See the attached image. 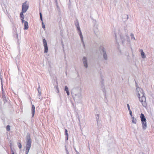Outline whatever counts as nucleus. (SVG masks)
<instances>
[{
    "label": "nucleus",
    "mask_w": 154,
    "mask_h": 154,
    "mask_svg": "<svg viewBox=\"0 0 154 154\" xmlns=\"http://www.w3.org/2000/svg\"><path fill=\"white\" fill-rule=\"evenodd\" d=\"M128 110H129V112H130L131 111V110L130 109H128Z\"/></svg>",
    "instance_id": "nucleus-29"
},
{
    "label": "nucleus",
    "mask_w": 154,
    "mask_h": 154,
    "mask_svg": "<svg viewBox=\"0 0 154 154\" xmlns=\"http://www.w3.org/2000/svg\"><path fill=\"white\" fill-rule=\"evenodd\" d=\"M10 129V127L9 125H8L6 127V130L7 131H9Z\"/></svg>",
    "instance_id": "nucleus-20"
},
{
    "label": "nucleus",
    "mask_w": 154,
    "mask_h": 154,
    "mask_svg": "<svg viewBox=\"0 0 154 154\" xmlns=\"http://www.w3.org/2000/svg\"><path fill=\"white\" fill-rule=\"evenodd\" d=\"M124 17L126 18V20H127L128 18V15H125L124 16Z\"/></svg>",
    "instance_id": "nucleus-22"
},
{
    "label": "nucleus",
    "mask_w": 154,
    "mask_h": 154,
    "mask_svg": "<svg viewBox=\"0 0 154 154\" xmlns=\"http://www.w3.org/2000/svg\"><path fill=\"white\" fill-rule=\"evenodd\" d=\"M77 28H78V30H79L80 31V37L82 39V38H83L82 35V33L81 32V31L80 30V28L79 26L77 27Z\"/></svg>",
    "instance_id": "nucleus-15"
},
{
    "label": "nucleus",
    "mask_w": 154,
    "mask_h": 154,
    "mask_svg": "<svg viewBox=\"0 0 154 154\" xmlns=\"http://www.w3.org/2000/svg\"><path fill=\"white\" fill-rule=\"evenodd\" d=\"M141 154H144V153H143L142 152V153H141Z\"/></svg>",
    "instance_id": "nucleus-30"
},
{
    "label": "nucleus",
    "mask_w": 154,
    "mask_h": 154,
    "mask_svg": "<svg viewBox=\"0 0 154 154\" xmlns=\"http://www.w3.org/2000/svg\"><path fill=\"white\" fill-rule=\"evenodd\" d=\"M141 51V54L142 56V57L143 58H145L146 57V56L144 53L143 52V50H140Z\"/></svg>",
    "instance_id": "nucleus-14"
},
{
    "label": "nucleus",
    "mask_w": 154,
    "mask_h": 154,
    "mask_svg": "<svg viewBox=\"0 0 154 154\" xmlns=\"http://www.w3.org/2000/svg\"><path fill=\"white\" fill-rule=\"evenodd\" d=\"M127 107H128V109H130V106H129V104H127Z\"/></svg>",
    "instance_id": "nucleus-25"
},
{
    "label": "nucleus",
    "mask_w": 154,
    "mask_h": 154,
    "mask_svg": "<svg viewBox=\"0 0 154 154\" xmlns=\"http://www.w3.org/2000/svg\"><path fill=\"white\" fill-rule=\"evenodd\" d=\"M127 31V29L126 26L124 27V29H119L118 30V34L120 36L123 44L125 41L126 37L128 38H129V36L128 35Z\"/></svg>",
    "instance_id": "nucleus-2"
},
{
    "label": "nucleus",
    "mask_w": 154,
    "mask_h": 154,
    "mask_svg": "<svg viewBox=\"0 0 154 154\" xmlns=\"http://www.w3.org/2000/svg\"><path fill=\"white\" fill-rule=\"evenodd\" d=\"M12 154H14V153L13 152L12 153Z\"/></svg>",
    "instance_id": "nucleus-31"
},
{
    "label": "nucleus",
    "mask_w": 154,
    "mask_h": 154,
    "mask_svg": "<svg viewBox=\"0 0 154 154\" xmlns=\"http://www.w3.org/2000/svg\"><path fill=\"white\" fill-rule=\"evenodd\" d=\"M24 13V12H23V11H21L20 14V17L21 18V20H22V23H23V22H24V17L23 15V13Z\"/></svg>",
    "instance_id": "nucleus-12"
},
{
    "label": "nucleus",
    "mask_w": 154,
    "mask_h": 154,
    "mask_svg": "<svg viewBox=\"0 0 154 154\" xmlns=\"http://www.w3.org/2000/svg\"><path fill=\"white\" fill-rule=\"evenodd\" d=\"M17 145H18V147L20 149L21 148L22 146H21V143H20V142L18 143H17Z\"/></svg>",
    "instance_id": "nucleus-19"
},
{
    "label": "nucleus",
    "mask_w": 154,
    "mask_h": 154,
    "mask_svg": "<svg viewBox=\"0 0 154 154\" xmlns=\"http://www.w3.org/2000/svg\"><path fill=\"white\" fill-rule=\"evenodd\" d=\"M32 117H33L35 114V107L34 105H32Z\"/></svg>",
    "instance_id": "nucleus-11"
},
{
    "label": "nucleus",
    "mask_w": 154,
    "mask_h": 154,
    "mask_svg": "<svg viewBox=\"0 0 154 154\" xmlns=\"http://www.w3.org/2000/svg\"><path fill=\"white\" fill-rule=\"evenodd\" d=\"M140 118L142 125L143 129L144 130H145L146 128L147 127L146 119L145 118L144 115L143 113H141Z\"/></svg>",
    "instance_id": "nucleus-5"
},
{
    "label": "nucleus",
    "mask_w": 154,
    "mask_h": 154,
    "mask_svg": "<svg viewBox=\"0 0 154 154\" xmlns=\"http://www.w3.org/2000/svg\"><path fill=\"white\" fill-rule=\"evenodd\" d=\"M29 8V6L27 4V1L23 3L22 5V11L26 12Z\"/></svg>",
    "instance_id": "nucleus-6"
},
{
    "label": "nucleus",
    "mask_w": 154,
    "mask_h": 154,
    "mask_svg": "<svg viewBox=\"0 0 154 154\" xmlns=\"http://www.w3.org/2000/svg\"><path fill=\"white\" fill-rule=\"evenodd\" d=\"M129 113H130V116H131V117L133 116L132 111L130 112H129Z\"/></svg>",
    "instance_id": "nucleus-27"
},
{
    "label": "nucleus",
    "mask_w": 154,
    "mask_h": 154,
    "mask_svg": "<svg viewBox=\"0 0 154 154\" xmlns=\"http://www.w3.org/2000/svg\"><path fill=\"white\" fill-rule=\"evenodd\" d=\"M65 90L66 92L69 91V89L67 86H65Z\"/></svg>",
    "instance_id": "nucleus-21"
},
{
    "label": "nucleus",
    "mask_w": 154,
    "mask_h": 154,
    "mask_svg": "<svg viewBox=\"0 0 154 154\" xmlns=\"http://www.w3.org/2000/svg\"><path fill=\"white\" fill-rule=\"evenodd\" d=\"M39 14H40V19L42 21V15L41 13L40 12L39 13Z\"/></svg>",
    "instance_id": "nucleus-23"
},
{
    "label": "nucleus",
    "mask_w": 154,
    "mask_h": 154,
    "mask_svg": "<svg viewBox=\"0 0 154 154\" xmlns=\"http://www.w3.org/2000/svg\"><path fill=\"white\" fill-rule=\"evenodd\" d=\"M130 35H131V39H133L134 40H136L135 39L134 37V35L133 33H131Z\"/></svg>",
    "instance_id": "nucleus-18"
},
{
    "label": "nucleus",
    "mask_w": 154,
    "mask_h": 154,
    "mask_svg": "<svg viewBox=\"0 0 154 154\" xmlns=\"http://www.w3.org/2000/svg\"><path fill=\"white\" fill-rule=\"evenodd\" d=\"M131 119L132 123L134 124H136L137 121L136 119L133 116L131 117Z\"/></svg>",
    "instance_id": "nucleus-13"
},
{
    "label": "nucleus",
    "mask_w": 154,
    "mask_h": 154,
    "mask_svg": "<svg viewBox=\"0 0 154 154\" xmlns=\"http://www.w3.org/2000/svg\"><path fill=\"white\" fill-rule=\"evenodd\" d=\"M100 79H101L100 83L102 85H103V81H104L103 76L102 73H100Z\"/></svg>",
    "instance_id": "nucleus-10"
},
{
    "label": "nucleus",
    "mask_w": 154,
    "mask_h": 154,
    "mask_svg": "<svg viewBox=\"0 0 154 154\" xmlns=\"http://www.w3.org/2000/svg\"><path fill=\"white\" fill-rule=\"evenodd\" d=\"M136 86L137 87V85ZM136 91L137 92V95L138 96L140 101L142 103L143 106L146 107V99L145 97L144 96V93L143 90L139 87H137Z\"/></svg>",
    "instance_id": "nucleus-1"
},
{
    "label": "nucleus",
    "mask_w": 154,
    "mask_h": 154,
    "mask_svg": "<svg viewBox=\"0 0 154 154\" xmlns=\"http://www.w3.org/2000/svg\"><path fill=\"white\" fill-rule=\"evenodd\" d=\"M43 44L45 48L44 52L45 53H47L48 51V48L47 46V42L45 39H43Z\"/></svg>",
    "instance_id": "nucleus-7"
},
{
    "label": "nucleus",
    "mask_w": 154,
    "mask_h": 154,
    "mask_svg": "<svg viewBox=\"0 0 154 154\" xmlns=\"http://www.w3.org/2000/svg\"><path fill=\"white\" fill-rule=\"evenodd\" d=\"M66 92V93H67V95L68 96L69 95V91H67V92Z\"/></svg>",
    "instance_id": "nucleus-28"
},
{
    "label": "nucleus",
    "mask_w": 154,
    "mask_h": 154,
    "mask_svg": "<svg viewBox=\"0 0 154 154\" xmlns=\"http://www.w3.org/2000/svg\"><path fill=\"white\" fill-rule=\"evenodd\" d=\"M65 135L66 136H67V140H68V131L67 129H65Z\"/></svg>",
    "instance_id": "nucleus-16"
},
{
    "label": "nucleus",
    "mask_w": 154,
    "mask_h": 154,
    "mask_svg": "<svg viewBox=\"0 0 154 154\" xmlns=\"http://www.w3.org/2000/svg\"><path fill=\"white\" fill-rule=\"evenodd\" d=\"M26 153L27 154L29 152V151L31 146V139H30V134H28L26 137Z\"/></svg>",
    "instance_id": "nucleus-3"
},
{
    "label": "nucleus",
    "mask_w": 154,
    "mask_h": 154,
    "mask_svg": "<svg viewBox=\"0 0 154 154\" xmlns=\"http://www.w3.org/2000/svg\"><path fill=\"white\" fill-rule=\"evenodd\" d=\"M23 22L24 23V29H27L29 28L28 22L25 21H24V22Z\"/></svg>",
    "instance_id": "nucleus-9"
},
{
    "label": "nucleus",
    "mask_w": 154,
    "mask_h": 154,
    "mask_svg": "<svg viewBox=\"0 0 154 154\" xmlns=\"http://www.w3.org/2000/svg\"><path fill=\"white\" fill-rule=\"evenodd\" d=\"M97 123L98 128H101V124L100 121H97Z\"/></svg>",
    "instance_id": "nucleus-17"
},
{
    "label": "nucleus",
    "mask_w": 154,
    "mask_h": 154,
    "mask_svg": "<svg viewBox=\"0 0 154 154\" xmlns=\"http://www.w3.org/2000/svg\"><path fill=\"white\" fill-rule=\"evenodd\" d=\"M42 22V27L43 28L45 29V25L43 24V22Z\"/></svg>",
    "instance_id": "nucleus-24"
},
{
    "label": "nucleus",
    "mask_w": 154,
    "mask_h": 154,
    "mask_svg": "<svg viewBox=\"0 0 154 154\" xmlns=\"http://www.w3.org/2000/svg\"><path fill=\"white\" fill-rule=\"evenodd\" d=\"M83 61L85 67L87 68L88 67V65L87 62L86 58L85 57H84L83 59Z\"/></svg>",
    "instance_id": "nucleus-8"
},
{
    "label": "nucleus",
    "mask_w": 154,
    "mask_h": 154,
    "mask_svg": "<svg viewBox=\"0 0 154 154\" xmlns=\"http://www.w3.org/2000/svg\"><path fill=\"white\" fill-rule=\"evenodd\" d=\"M101 68H100V70H101Z\"/></svg>",
    "instance_id": "nucleus-32"
},
{
    "label": "nucleus",
    "mask_w": 154,
    "mask_h": 154,
    "mask_svg": "<svg viewBox=\"0 0 154 154\" xmlns=\"http://www.w3.org/2000/svg\"><path fill=\"white\" fill-rule=\"evenodd\" d=\"M100 51L102 54L103 58L105 60H107L108 59V57L106 52L105 48L102 46L100 47Z\"/></svg>",
    "instance_id": "nucleus-4"
},
{
    "label": "nucleus",
    "mask_w": 154,
    "mask_h": 154,
    "mask_svg": "<svg viewBox=\"0 0 154 154\" xmlns=\"http://www.w3.org/2000/svg\"><path fill=\"white\" fill-rule=\"evenodd\" d=\"M115 39L116 40H117V33H115Z\"/></svg>",
    "instance_id": "nucleus-26"
}]
</instances>
